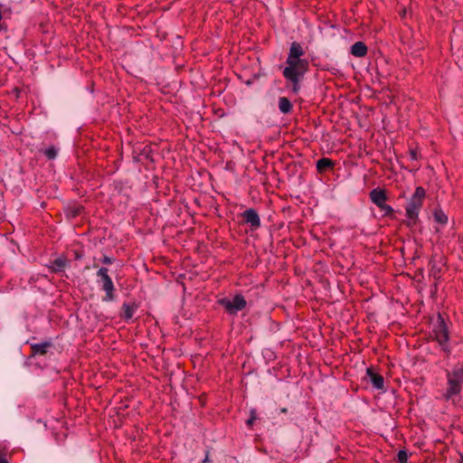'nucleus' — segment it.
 <instances>
[{
  "label": "nucleus",
  "mask_w": 463,
  "mask_h": 463,
  "mask_svg": "<svg viewBox=\"0 0 463 463\" xmlns=\"http://www.w3.org/2000/svg\"><path fill=\"white\" fill-rule=\"evenodd\" d=\"M304 55L305 50L301 43H291L282 74L291 83L294 93L300 90V81L309 68L308 60L302 58Z\"/></svg>",
  "instance_id": "1"
},
{
  "label": "nucleus",
  "mask_w": 463,
  "mask_h": 463,
  "mask_svg": "<svg viewBox=\"0 0 463 463\" xmlns=\"http://www.w3.org/2000/svg\"><path fill=\"white\" fill-rule=\"evenodd\" d=\"M447 384L442 399L446 402L451 401L455 404L463 390V363L455 366L452 371L447 372Z\"/></svg>",
  "instance_id": "2"
},
{
  "label": "nucleus",
  "mask_w": 463,
  "mask_h": 463,
  "mask_svg": "<svg viewBox=\"0 0 463 463\" xmlns=\"http://www.w3.org/2000/svg\"><path fill=\"white\" fill-rule=\"evenodd\" d=\"M425 197V189L422 186L416 187L414 194L405 207L406 217L408 218L405 223L408 227H412L418 222L419 213L423 206Z\"/></svg>",
  "instance_id": "3"
},
{
  "label": "nucleus",
  "mask_w": 463,
  "mask_h": 463,
  "mask_svg": "<svg viewBox=\"0 0 463 463\" xmlns=\"http://www.w3.org/2000/svg\"><path fill=\"white\" fill-rule=\"evenodd\" d=\"M432 337L439 343L443 352L450 353L449 326L440 314L438 315L437 321L433 325Z\"/></svg>",
  "instance_id": "4"
},
{
  "label": "nucleus",
  "mask_w": 463,
  "mask_h": 463,
  "mask_svg": "<svg viewBox=\"0 0 463 463\" xmlns=\"http://www.w3.org/2000/svg\"><path fill=\"white\" fill-rule=\"evenodd\" d=\"M97 276L100 279L101 288L106 292V295L102 298V300L105 302H111L115 300L116 288L111 278L109 275V269L105 267H101L97 271Z\"/></svg>",
  "instance_id": "5"
},
{
  "label": "nucleus",
  "mask_w": 463,
  "mask_h": 463,
  "mask_svg": "<svg viewBox=\"0 0 463 463\" xmlns=\"http://www.w3.org/2000/svg\"><path fill=\"white\" fill-rule=\"evenodd\" d=\"M219 304L225 308L229 315L235 316L246 307L247 301L242 295L237 294L232 300L227 298L220 299Z\"/></svg>",
  "instance_id": "6"
},
{
  "label": "nucleus",
  "mask_w": 463,
  "mask_h": 463,
  "mask_svg": "<svg viewBox=\"0 0 463 463\" xmlns=\"http://www.w3.org/2000/svg\"><path fill=\"white\" fill-rule=\"evenodd\" d=\"M241 217L243 218L246 223H249L251 227V230H257L260 227V218L257 211L253 208H249L245 210L241 213Z\"/></svg>",
  "instance_id": "7"
},
{
  "label": "nucleus",
  "mask_w": 463,
  "mask_h": 463,
  "mask_svg": "<svg viewBox=\"0 0 463 463\" xmlns=\"http://www.w3.org/2000/svg\"><path fill=\"white\" fill-rule=\"evenodd\" d=\"M444 261L441 257L439 259L436 256H433L430 260V273L435 279H439L441 277L442 267L444 266Z\"/></svg>",
  "instance_id": "8"
},
{
  "label": "nucleus",
  "mask_w": 463,
  "mask_h": 463,
  "mask_svg": "<svg viewBox=\"0 0 463 463\" xmlns=\"http://www.w3.org/2000/svg\"><path fill=\"white\" fill-rule=\"evenodd\" d=\"M366 374L374 388L382 390L384 387L383 377L376 373L373 367L367 368Z\"/></svg>",
  "instance_id": "9"
},
{
  "label": "nucleus",
  "mask_w": 463,
  "mask_h": 463,
  "mask_svg": "<svg viewBox=\"0 0 463 463\" xmlns=\"http://www.w3.org/2000/svg\"><path fill=\"white\" fill-rule=\"evenodd\" d=\"M371 201L378 207L387 201L385 190L382 188H374L369 194Z\"/></svg>",
  "instance_id": "10"
},
{
  "label": "nucleus",
  "mask_w": 463,
  "mask_h": 463,
  "mask_svg": "<svg viewBox=\"0 0 463 463\" xmlns=\"http://www.w3.org/2000/svg\"><path fill=\"white\" fill-rule=\"evenodd\" d=\"M52 346V344L51 341H44L38 344H32L31 349H32V355H44L47 354L49 348Z\"/></svg>",
  "instance_id": "11"
},
{
  "label": "nucleus",
  "mask_w": 463,
  "mask_h": 463,
  "mask_svg": "<svg viewBox=\"0 0 463 463\" xmlns=\"http://www.w3.org/2000/svg\"><path fill=\"white\" fill-rule=\"evenodd\" d=\"M335 162L327 157H322L317 161V171L323 174L335 167Z\"/></svg>",
  "instance_id": "12"
},
{
  "label": "nucleus",
  "mask_w": 463,
  "mask_h": 463,
  "mask_svg": "<svg viewBox=\"0 0 463 463\" xmlns=\"http://www.w3.org/2000/svg\"><path fill=\"white\" fill-rule=\"evenodd\" d=\"M368 48L363 42H356L351 46L350 52L357 58L364 57L367 54Z\"/></svg>",
  "instance_id": "13"
},
{
  "label": "nucleus",
  "mask_w": 463,
  "mask_h": 463,
  "mask_svg": "<svg viewBox=\"0 0 463 463\" xmlns=\"http://www.w3.org/2000/svg\"><path fill=\"white\" fill-rule=\"evenodd\" d=\"M121 308V318H123L124 320H129L133 317L134 313L137 309V305L136 303H124Z\"/></svg>",
  "instance_id": "14"
},
{
  "label": "nucleus",
  "mask_w": 463,
  "mask_h": 463,
  "mask_svg": "<svg viewBox=\"0 0 463 463\" xmlns=\"http://www.w3.org/2000/svg\"><path fill=\"white\" fill-rule=\"evenodd\" d=\"M66 265H67V259L62 256V257H59V258L55 259L52 262V265L49 267V269L53 273H59V272L63 271Z\"/></svg>",
  "instance_id": "15"
},
{
  "label": "nucleus",
  "mask_w": 463,
  "mask_h": 463,
  "mask_svg": "<svg viewBox=\"0 0 463 463\" xmlns=\"http://www.w3.org/2000/svg\"><path fill=\"white\" fill-rule=\"evenodd\" d=\"M292 104L290 100L286 97H280L279 99V110L284 113L288 114L292 110Z\"/></svg>",
  "instance_id": "16"
},
{
  "label": "nucleus",
  "mask_w": 463,
  "mask_h": 463,
  "mask_svg": "<svg viewBox=\"0 0 463 463\" xmlns=\"http://www.w3.org/2000/svg\"><path fill=\"white\" fill-rule=\"evenodd\" d=\"M42 152L48 160H52L57 156L58 150L54 146H51L48 148L43 149Z\"/></svg>",
  "instance_id": "17"
},
{
  "label": "nucleus",
  "mask_w": 463,
  "mask_h": 463,
  "mask_svg": "<svg viewBox=\"0 0 463 463\" xmlns=\"http://www.w3.org/2000/svg\"><path fill=\"white\" fill-rule=\"evenodd\" d=\"M433 216H434L435 222H437L440 224L444 225L448 222V216L441 210H435Z\"/></svg>",
  "instance_id": "18"
},
{
  "label": "nucleus",
  "mask_w": 463,
  "mask_h": 463,
  "mask_svg": "<svg viewBox=\"0 0 463 463\" xmlns=\"http://www.w3.org/2000/svg\"><path fill=\"white\" fill-rule=\"evenodd\" d=\"M378 208L383 213V216L392 217L394 210L391 205L383 203Z\"/></svg>",
  "instance_id": "19"
},
{
  "label": "nucleus",
  "mask_w": 463,
  "mask_h": 463,
  "mask_svg": "<svg viewBox=\"0 0 463 463\" xmlns=\"http://www.w3.org/2000/svg\"><path fill=\"white\" fill-rule=\"evenodd\" d=\"M257 420V411L255 409H251L250 411V418L247 420L246 424L248 427H252L254 421Z\"/></svg>",
  "instance_id": "20"
},
{
  "label": "nucleus",
  "mask_w": 463,
  "mask_h": 463,
  "mask_svg": "<svg viewBox=\"0 0 463 463\" xmlns=\"http://www.w3.org/2000/svg\"><path fill=\"white\" fill-rule=\"evenodd\" d=\"M397 460H398V463H407V461H408L407 451L404 449L399 450L398 454H397Z\"/></svg>",
  "instance_id": "21"
},
{
  "label": "nucleus",
  "mask_w": 463,
  "mask_h": 463,
  "mask_svg": "<svg viewBox=\"0 0 463 463\" xmlns=\"http://www.w3.org/2000/svg\"><path fill=\"white\" fill-rule=\"evenodd\" d=\"M83 211L82 206H75L69 209V214L70 216L75 218L79 216Z\"/></svg>",
  "instance_id": "22"
},
{
  "label": "nucleus",
  "mask_w": 463,
  "mask_h": 463,
  "mask_svg": "<svg viewBox=\"0 0 463 463\" xmlns=\"http://www.w3.org/2000/svg\"><path fill=\"white\" fill-rule=\"evenodd\" d=\"M410 156H411V160H418L419 159V153H418V150L416 148L414 149H410Z\"/></svg>",
  "instance_id": "23"
},
{
  "label": "nucleus",
  "mask_w": 463,
  "mask_h": 463,
  "mask_svg": "<svg viewBox=\"0 0 463 463\" xmlns=\"http://www.w3.org/2000/svg\"><path fill=\"white\" fill-rule=\"evenodd\" d=\"M113 261H114L113 258H110V257L106 256V255H105V256L102 258V260H101V262H102L103 264H107V265H109V264H112V263H113Z\"/></svg>",
  "instance_id": "24"
},
{
  "label": "nucleus",
  "mask_w": 463,
  "mask_h": 463,
  "mask_svg": "<svg viewBox=\"0 0 463 463\" xmlns=\"http://www.w3.org/2000/svg\"><path fill=\"white\" fill-rule=\"evenodd\" d=\"M209 462H210V459H209V451L207 450V451H206L205 458L202 460V463H209Z\"/></svg>",
  "instance_id": "25"
},
{
  "label": "nucleus",
  "mask_w": 463,
  "mask_h": 463,
  "mask_svg": "<svg viewBox=\"0 0 463 463\" xmlns=\"http://www.w3.org/2000/svg\"><path fill=\"white\" fill-rule=\"evenodd\" d=\"M0 463H9V462L7 461V459L5 457L0 455Z\"/></svg>",
  "instance_id": "26"
},
{
  "label": "nucleus",
  "mask_w": 463,
  "mask_h": 463,
  "mask_svg": "<svg viewBox=\"0 0 463 463\" xmlns=\"http://www.w3.org/2000/svg\"><path fill=\"white\" fill-rule=\"evenodd\" d=\"M458 463H463V456H460V458L458 460Z\"/></svg>",
  "instance_id": "27"
}]
</instances>
